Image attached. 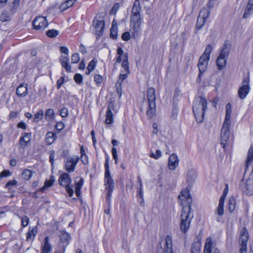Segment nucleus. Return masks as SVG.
I'll use <instances>...</instances> for the list:
<instances>
[{
	"label": "nucleus",
	"instance_id": "f257e3e1",
	"mask_svg": "<svg viewBox=\"0 0 253 253\" xmlns=\"http://www.w3.org/2000/svg\"><path fill=\"white\" fill-rule=\"evenodd\" d=\"M178 198L183 206L180 215V228L182 232L186 233L188 231L191 220L194 217L193 213H191V208L192 200L189 193L186 191H181Z\"/></svg>",
	"mask_w": 253,
	"mask_h": 253
},
{
	"label": "nucleus",
	"instance_id": "f03ea898",
	"mask_svg": "<svg viewBox=\"0 0 253 253\" xmlns=\"http://www.w3.org/2000/svg\"><path fill=\"white\" fill-rule=\"evenodd\" d=\"M207 109V101L206 98L200 96L194 101L193 111L196 121L202 123L204 120V115Z\"/></svg>",
	"mask_w": 253,
	"mask_h": 253
},
{
	"label": "nucleus",
	"instance_id": "7ed1b4c3",
	"mask_svg": "<svg viewBox=\"0 0 253 253\" xmlns=\"http://www.w3.org/2000/svg\"><path fill=\"white\" fill-rule=\"evenodd\" d=\"M156 94L155 89L153 87H149L147 91L146 100L148 103L147 116L148 118H152L156 114Z\"/></svg>",
	"mask_w": 253,
	"mask_h": 253
},
{
	"label": "nucleus",
	"instance_id": "20e7f679",
	"mask_svg": "<svg viewBox=\"0 0 253 253\" xmlns=\"http://www.w3.org/2000/svg\"><path fill=\"white\" fill-rule=\"evenodd\" d=\"M230 51V48L227 45H225L216 60V65L218 70H221L225 67Z\"/></svg>",
	"mask_w": 253,
	"mask_h": 253
},
{
	"label": "nucleus",
	"instance_id": "39448f33",
	"mask_svg": "<svg viewBox=\"0 0 253 253\" xmlns=\"http://www.w3.org/2000/svg\"><path fill=\"white\" fill-rule=\"evenodd\" d=\"M71 181L70 176L67 173H63L58 179L59 184L65 188L66 192L70 197L73 196L74 192L73 189L70 186Z\"/></svg>",
	"mask_w": 253,
	"mask_h": 253
},
{
	"label": "nucleus",
	"instance_id": "423d86ee",
	"mask_svg": "<svg viewBox=\"0 0 253 253\" xmlns=\"http://www.w3.org/2000/svg\"><path fill=\"white\" fill-rule=\"evenodd\" d=\"M250 78L249 76L244 77L243 79L242 82L239 88L238 94L241 99H245L250 90L249 86Z\"/></svg>",
	"mask_w": 253,
	"mask_h": 253
},
{
	"label": "nucleus",
	"instance_id": "0eeeda50",
	"mask_svg": "<svg viewBox=\"0 0 253 253\" xmlns=\"http://www.w3.org/2000/svg\"><path fill=\"white\" fill-rule=\"evenodd\" d=\"M104 182L106 189L107 191L106 194L107 200L109 202L114 186V180L111 175L110 172H105Z\"/></svg>",
	"mask_w": 253,
	"mask_h": 253
},
{
	"label": "nucleus",
	"instance_id": "6e6552de",
	"mask_svg": "<svg viewBox=\"0 0 253 253\" xmlns=\"http://www.w3.org/2000/svg\"><path fill=\"white\" fill-rule=\"evenodd\" d=\"M230 124L224 122L220 132V144L222 148H225L230 135Z\"/></svg>",
	"mask_w": 253,
	"mask_h": 253
},
{
	"label": "nucleus",
	"instance_id": "1a4fd4ad",
	"mask_svg": "<svg viewBox=\"0 0 253 253\" xmlns=\"http://www.w3.org/2000/svg\"><path fill=\"white\" fill-rule=\"evenodd\" d=\"M140 6L139 3L135 1L132 9V14L130 17V22L142 23V18L140 14Z\"/></svg>",
	"mask_w": 253,
	"mask_h": 253
},
{
	"label": "nucleus",
	"instance_id": "9d476101",
	"mask_svg": "<svg viewBox=\"0 0 253 253\" xmlns=\"http://www.w3.org/2000/svg\"><path fill=\"white\" fill-rule=\"evenodd\" d=\"M33 25L36 30H42L47 26L48 23L45 17L39 16L34 19Z\"/></svg>",
	"mask_w": 253,
	"mask_h": 253
},
{
	"label": "nucleus",
	"instance_id": "9b49d317",
	"mask_svg": "<svg viewBox=\"0 0 253 253\" xmlns=\"http://www.w3.org/2000/svg\"><path fill=\"white\" fill-rule=\"evenodd\" d=\"M226 196V195L222 194L219 199L218 205L215 212V215L216 216V219L218 222L222 221V217L224 214V204Z\"/></svg>",
	"mask_w": 253,
	"mask_h": 253
},
{
	"label": "nucleus",
	"instance_id": "f8f14e48",
	"mask_svg": "<svg viewBox=\"0 0 253 253\" xmlns=\"http://www.w3.org/2000/svg\"><path fill=\"white\" fill-rule=\"evenodd\" d=\"M79 160V158L77 156L68 157L65 165V169L69 173L73 172Z\"/></svg>",
	"mask_w": 253,
	"mask_h": 253
},
{
	"label": "nucleus",
	"instance_id": "ddd939ff",
	"mask_svg": "<svg viewBox=\"0 0 253 253\" xmlns=\"http://www.w3.org/2000/svg\"><path fill=\"white\" fill-rule=\"evenodd\" d=\"M240 189L243 193L247 195H252L253 194V181L247 180L246 182L243 181L240 186Z\"/></svg>",
	"mask_w": 253,
	"mask_h": 253
},
{
	"label": "nucleus",
	"instance_id": "4468645a",
	"mask_svg": "<svg viewBox=\"0 0 253 253\" xmlns=\"http://www.w3.org/2000/svg\"><path fill=\"white\" fill-rule=\"evenodd\" d=\"M157 253H173L171 237L167 235L165 239L164 249L161 248L157 250Z\"/></svg>",
	"mask_w": 253,
	"mask_h": 253
},
{
	"label": "nucleus",
	"instance_id": "2eb2a0df",
	"mask_svg": "<svg viewBox=\"0 0 253 253\" xmlns=\"http://www.w3.org/2000/svg\"><path fill=\"white\" fill-rule=\"evenodd\" d=\"M113 112H115V107L113 103H110L108 105L106 114L105 123L109 125L113 122Z\"/></svg>",
	"mask_w": 253,
	"mask_h": 253
},
{
	"label": "nucleus",
	"instance_id": "dca6fc26",
	"mask_svg": "<svg viewBox=\"0 0 253 253\" xmlns=\"http://www.w3.org/2000/svg\"><path fill=\"white\" fill-rule=\"evenodd\" d=\"M179 160L175 154L170 155L168 160L169 168L170 170H174L178 167Z\"/></svg>",
	"mask_w": 253,
	"mask_h": 253
},
{
	"label": "nucleus",
	"instance_id": "f3484780",
	"mask_svg": "<svg viewBox=\"0 0 253 253\" xmlns=\"http://www.w3.org/2000/svg\"><path fill=\"white\" fill-rule=\"evenodd\" d=\"M209 59L208 58H206L202 56H201L199 59V63L198 64V66L199 70V78H200L201 75L205 72L206 71L208 64L209 62Z\"/></svg>",
	"mask_w": 253,
	"mask_h": 253
},
{
	"label": "nucleus",
	"instance_id": "a211bd4d",
	"mask_svg": "<svg viewBox=\"0 0 253 253\" xmlns=\"http://www.w3.org/2000/svg\"><path fill=\"white\" fill-rule=\"evenodd\" d=\"M197 172L194 169H189L186 173V181L188 185H191L195 182L197 178Z\"/></svg>",
	"mask_w": 253,
	"mask_h": 253
},
{
	"label": "nucleus",
	"instance_id": "6ab92c4d",
	"mask_svg": "<svg viewBox=\"0 0 253 253\" xmlns=\"http://www.w3.org/2000/svg\"><path fill=\"white\" fill-rule=\"evenodd\" d=\"M31 134L24 132L22 134L20 138L19 144L22 148L25 147L31 140Z\"/></svg>",
	"mask_w": 253,
	"mask_h": 253
},
{
	"label": "nucleus",
	"instance_id": "aec40b11",
	"mask_svg": "<svg viewBox=\"0 0 253 253\" xmlns=\"http://www.w3.org/2000/svg\"><path fill=\"white\" fill-rule=\"evenodd\" d=\"M93 25L95 29V34L98 37L102 35L104 28V22L103 20L95 21L94 20Z\"/></svg>",
	"mask_w": 253,
	"mask_h": 253
},
{
	"label": "nucleus",
	"instance_id": "412c9836",
	"mask_svg": "<svg viewBox=\"0 0 253 253\" xmlns=\"http://www.w3.org/2000/svg\"><path fill=\"white\" fill-rule=\"evenodd\" d=\"M59 61L62 67L65 69L67 72H72V67L69 65V59L66 55H61L60 57Z\"/></svg>",
	"mask_w": 253,
	"mask_h": 253
},
{
	"label": "nucleus",
	"instance_id": "4be33fe9",
	"mask_svg": "<svg viewBox=\"0 0 253 253\" xmlns=\"http://www.w3.org/2000/svg\"><path fill=\"white\" fill-rule=\"evenodd\" d=\"M141 23L130 22V32L132 37L135 38L137 37L140 29Z\"/></svg>",
	"mask_w": 253,
	"mask_h": 253
},
{
	"label": "nucleus",
	"instance_id": "5701e85b",
	"mask_svg": "<svg viewBox=\"0 0 253 253\" xmlns=\"http://www.w3.org/2000/svg\"><path fill=\"white\" fill-rule=\"evenodd\" d=\"M253 13V0H249L243 14L244 18H249Z\"/></svg>",
	"mask_w": 253,
	"mask_h": 253
},
{
	"label": "nucleus",
	"instance_id": "b1692460",
	"mask_svg": "<svg viewBox=\"0 0 253 253\" xmlns=\"http://www.w3.org/2000/svg\"><path fill=\"white\" fill-rule=\"evenodd\" d=\"M249 239V234L246 228H243L241 231V237L239 240L240 245L247 246V242Z\"/></svg>",
	"mask_w": 253,
	"mask_h": 253
},
{
	"label": "nucleus",
	"instance_id": "393cba45",
	"mask_svg": "<svg viewBox=\"0 0 253 253\" xmlns=\"http://www.w3.org/2000/svg\"><path fill=\"white\" fill-rule=\"evenodd\" d=\"M37 232L38 230L36 226L33 228L30 227L28 232L26 233V240L27 241H33L37 234Z\"/></svg>",
	"mask_w": 253,
	"mask_h": 253
},
{
	"label": "nucleus",
	"instance_id": "a878e982",
	"mask_svg": "<svg viewBox=\"0 0 253 253\" xmlns=\"http://www.w3.org/2000/svg\"><path fill=\"white\" fill-rule=\"evenodd\" d=\"M27 85L23 84L19 85L16 89V94L20 97H25L27 94Z\"/></svg>",
	"mask_w": 253,
	"mask_h": 253
},
{
	"label": "nucleus",
	"instance_id": "bb28decb",
	"mask_svg": "<svg viewBox=\"0 0 253 253\" xmlns=\"http://www.w3.org/2000/svg\"><path fill=\"white\" fill-rule=\"evenodd\" d=\"M212 247V239L211 237L207 238L204 246V253H211Z\"/></svg>",
	"mask_w": 253,
	"mask_h": 253
},
{
	"label": "nucleus",
	"instance_id": "cd10ccee",
	"mask_svg": "<svg viewBox=\"0 0 253 253\" xmlns=\"http://www.w3.org/2000/svg\"><path fill=\"white\" fill-rule=\"evenodd\" d=\"M49 238L46 236L44 239V246L42 248V253H49L51 250V246L48 242Z\"/></svg>",
	"mask_w": 253,
	"mask_h": 253
},
{
	"label": "nucleus",
	"instance_id": "c85d7f7f",
	"mask_svg": "<svg viewBox=\"0 0 253 253\" xmlns=\"http://www.w3.org/2000/svg\"><path fill=\"white\" fill-rule=\"evenodd\" d=\"M77 0H67L60 5V9L62 11L67 10L71 7Z\"/></svg>",
	"mask_w": 253,
	"mask_h": 253
},
{
	"label": "nucleus",
	"instance_id": "c756f323",
	"mask_svg": "<svg viewBox=\"0 0 253 253\" xmlns=\"http://www.w3.org/2000/svg\"><path fill=\"white\" fill-rule=\"evenodd\" d=\"M56 135L53 132L49 131L46 134V142L48 144H51L56 139Z\"/></svg>",
	"mask_w": 253,
	"mask_h": 253
},
{
	"label": "nucleus",
	"instance_id": "7c9ffc66",
	"mask_svg": "<svg viewBox=\"0 0 253 253\" xmlns=\"http://www.w3.org/2000/svg\"><path fill=\"white\" fill-rule=\"evenodd\" d=\"M84 183V179L83 178H81L79 181L78 182H76L75 183V193L77 197H80L81 195V189Z\"/></svg>",
	"mask_w": 253,
	"mask_h": 253
},
{
	"label": "nucleus",
	"instance_id": "2f4dec72",
	"mask_svg": "<svg viewBox=\"0 0 253 253\" xmlns=\"http://www.w3.org/2000/svg\"><path fill=\"white\" fill-rule=\"evenodd\" d=\"M232 112L231 105L230 103H228L226 105V116L225 120L224 122H226L228 123L231 124L230 118L231 114Z\"/></svg>",
	"mask_w": 253,
	"mask_h": 253
},
{
	"label": "nucleus",
	"instance_id": "473e14b6",
	"mask_svg": "<svg viewBox=\"0 0 253 253\" xmlns=\"http://www.w3.org/2000/svg\"><path fill=\"white\" fill-rule=\"evenodd\" d=\"M236 200L234 197H231L228 203V209L230 213H232L235 208Z\"/></svg>",
	"mask_w": 253,
	"mask_h": 253
},
{
	"label": "nucleus",
	"instance_id": "72a5a7b5",
	"mask_svg": "<svg viewBox=\"0 0 253 253\" xmlns=\"http://www.w3.org/2000/svg\"><path fill=\"white\" fill-rule=\"evenodd\" d=\"M253 161V147H251L248 152L247 160L245 166L248 167L249 164Z\"/></svg>",
	"mask_w": 253,
	"mask_h": 253
},
{
	"label": "nucleus",
	"instance_id": "f704fd0d",
	"mask_svg": "<svg viewBox=\"0 0 253 253\" xmlns=\"http://www.w3.org/2000/svg\"><path fill=\"white\" fill-rule=\"evenodd\" d=\"M54 112L53 109H48L46 110L45 115V119L50 122L54 118Z\"/></svg>",
	"mask_w": 253,
	"mask_h": 253
},
{
	"label": "nucleus",
	"instance_id": "c9c22d12",
	"mask_svg": "<svg viewBox=\"0 0 253 253\" xmlns=\"http://www.w3.org/2000/svg\"><path fill=\"white\" fill-rule=\"evenodd\" d=\"M201 246L200 242H194L191 247V253H200Z\"/></svg>",
	"mask_w": 253,
	"mask_h": 253
},
{
	"label": "nucleus",
	"instance_id": "e433bc0d",
	"mask_svg": "<svg viewBox=\"0 0 253 253\" xmlns=\"http://www.w3.org/2000/svg\"><path fill=\"white\" fill-rule=\"evenodd\" d=\"M114 21L113 22L112 26L110 30V37L113 39H116L118 36V28L117 26L114 24Z\"/></svg>",
	"mask_w": 253,
	"mask_h": 253
},
{
	"label": "nucleus",
	"instance_id": "4c0bfd02",
	"mask_svg": "<svg viewBox=\"0 0 253 253\" xmlns=\"http://www.w3.org/2000/svg\"><path fill=\"white\" fill-rule=\"evenodd\" d=\"M0 20L1 22H7L10 20V16L8 11H3L0 15Z\"/></svg>",
	"mask_w": 253,
	"mask_h": 253
},
{
	"label": "nucleus",
	"instance_id": "58836bf2",
	"mask_svg": "<svg viewBox=\"0 0 253 253\" xmlns=\"http://www.w3.org/2000/svg\"><path fill=\"white\" fill-rule=\"evenodd\" d=\"M212 51V46L211 44H208L204 51V52L201 56L210 59V54Z\"/></svg>",
	"mask_w": 253,
	"mask_h": 253
},
{
	"label": "nucleus",
	"instance_id": "ea45409f",
	"mask_svg": "<svg viewBox=\"0 0 253 253\" xmlns=\"http://www.w3.org/2000/svg\"><path fill=\"white\" fill-rule=\"evenodd\" d=\"M70 234L64 231H61L60 240L62 242H66L70 240Z\"/></svg>",
	"mask_w": 253,
	"mask_h": 253
},
{
	"label": "nucleus",
	"instance_id": "a19ab883",
	"mask_svg": "<svg viewBox=\"0 0 253 253\" xmlns=\"http://www.w3.org/2000/svg\"><path fill=\"white\" fill-rule=\"evenodd\" d=\"M43 111L42 110H40L35 115L34 121V122L38 123L40 121H41L43 116Z\"/></svg>",
	"mask_w": 253,
	"mask_h": 253
},
{
	"label": "nucleus",
	"instance_id": "79ce46f5",
	"mask_svg": "<svg viewBox=\"0 0 253 253\" xmlns=\"http://www.w3.org/2000/svg\"><path fill=\"white\" fill-rule=\"evenodd\" d=\"M201 16H198L197 18L196 28L198 30H200L203 27L206 21V20L204 19Z\"/></svg>",
	"mask_w": 253,
	"mask_h": 253
},
{
	"label": "nucleus",
	"instance_id": "37998d69",
	"mask_svg": "<svg viewBox=\"0 0 253 253\" xmlns=\"http://www.w3.org/2000/svg\"><path fill=\"white\" fill-rule=\"evenodd\" d=\"M22 175L23 178L25 180H29L32 175V171L30 170L25 169L22 173Z\"/></svg>",
	"mask_w": 253,
	"mask_h": 253
},
{
	"label": "nucleus",
	"instance_id": "c03bdc74",
	"mask_svg": "<svg viewBox=\"0 0 253 253\" xmlns=\"http://www.w3.org/2000/svg\"><path fill=\"white\" fill-rule=\"evenodd\" d=\"M162 155V152L160 150H157L156 151V153H154L153 152H151L150 153L149 156L151 158H154L156 160L160 158Z\"/></svg>",
	"mask_w": 253,
	"mask_h": 253
},
{
	"label": "nucleus",
	"instance_id": "a18cd8bd",
	"mask_svg": "<svg viewBox=\"0 0 253 253\" xmlns=\"http://www.w3.org/2000/svg\"><path fill=\"white\" fill-rule=\"evenodd\" d=\"M96 62L94 60H92L88 64L87 69L88 70V73H86V74L88 75L90 73L93 71L95 67Z\"/></svg>",
	"mask_w": 253,
	"mask_h": 253
},
{
	"label": "nucleus",
	"instance_id": "49530a36",
	"mask_svg": "<svg viewBox=\"0 0 253 253\" xmlns=\"http://www.w3.org/2000/svg\"><path fill=\"white\" fill-rule=\"evenodd\" d=\"M46 35L50 38H54L58 34V31L54 29L48 30L46 33Z\"/></svg>",
	"mask_w": 253,
	"mask_h": 253
},
{
	"label": "nucleus",
	"instance_id": "de8ad7c7",
	"mask_svg": "<svg viewBox=\"0 0 253 253\" xmlns=\"http://www.w3.org/2000/svg\"><path fill=\"white\" fill-rule=\"evenodd\" d=\"M209 12L207 9H203L200 11L199 16H201L204 19L207 20L209 17Z\"/></svg>",
	"mask_w": 253,
	"mask_h": 253
},
{
	"label": "nucleus",
	"instance_id": "09e8293b",
	"mask_svg": "<svg viewBox=\"0 0 253 253\" xmlns=\"http://www.w3.org/2000/svg\"><path fill=\"white\" fill-rule=\"evenodd\" d=\"M29 223V218L26 216H23L21 217V224L22 226L24 227H26Z\"/></svg>",
	"mask_w": 253,
	"mask_h": 253
},
{
	"label": "nucleus",
	"instance_id": "8fccbe9b",
	"mask_svg": "<svg viewBox=\"0 0 253 253\" xmlns=\"http://www.w3.org/2000/svg\"><path fill=\"white\" fill-rule=\"evenodd\" d=\"M80 59V57L78 53H73L71 57L72 63H77L79 61Z\"/></svg>",
	"mask_w": 253,
	"mask_h": 253
},
{
	"label": "nucleus",
	"instance_id": "3c124183",
	"mask_svg": "<svg viewBox=\"0 0 253 253\" xmlns=\"http://www.w3.org/2000/svg\"><path fill=\"white\" fill-rule=\"evenodd\" d=\"M128 74V73H127L125 74H121L119 76V79L116 84V85L119 84V85L121 86V83L127 77Z\"/></svg>",
	"mask_w": 253,
	"mask_h": 253
},
{
	"label": "nucleus",
	"instance_id": "603ef678",
	"mask_svg": "<svg viewBox=\"0 0 253 253\" xmlns=\"http://www.w3.org/2000/svg\"><path fill=\"white\" fill-rule=\"evenodd\" d=\"M65 126L64 123L62 122H57L55 126V128L57 131L60 132L61 130H62Z\"/></svg>",
	"mask_w": 253,
	"mask_h": 253
},
{
	"label": "nucleus",
	"instance_id": "864d4df0",
	"mask_svg": "<svg viewBox=\"0 0 253 253\" xmlns=\"http://www.w3.org/2000/svg\"><path fill=\"white\" fill-rule=\"evenodd\" d=\"M94 80L97 84L100 85L103 80L102 77L99 75H95L94 77Z\"/></svg>",
	"mask_w": 253,
	"mask_h": 253
},
{
	"label": "nucleus",
	"instance_id": "5fc2aeb1",
	"mask_svg": "<svg viewBox=\"0 0 253 253\" xmlns=\"http://www.w3.org/2000/svg\"><path fill=\"white\" fill-rule=\"evenodd\" d=\"M112 155H113V158L115 160V164H117L118 163L117 150L115 147L112 148Z\"/></svg>",
	"mask_w": 253,
	"mask_h": 253
},
{
	"label": "nucleus",
	"instance_id": "6e6d98bb",
	"mask_svg": "<svg viewBox=\"0 0 253 253\" xmlns=\"http://www.w3.org/2000/svg\"><path fill=\"white\" fill-rule=\"evenodd\" d=\"M122 66L125 72L129 73L128 61H123Z\"/></svg>",
	"mask_w": 253,
	"mask_h": 253
},
{
	"label": "nucleus",
	"instance_id": "4d7b16f0",
	"mask_svg": "<svg viewBox=\"0 0 253 253\" xmlns=\"http://www.w3.org/2000/svg\"><path fill=\"white\" fill-rule=\"evenodd\" d=\"M74 80L77 84H80L82 82L83 77L81 74H76L74 76Z\"/></svg>",
	"mask_w": 253,
	"mask_h": 253
},
{
	"label": "nucleus",
	"instance_id": "13d9d810",
	"mask_svg": "<svg viewBox=\"0 0 253 253\" xmlns=\"http://www.w3.org/2000/svg\"><path fill=\"white\" fill-rule=\"evenodd\" d=\"M60 115L62 117L65 118L67 117L68 115V109L66 108H64L61 109L60 110Z\"/></svg>",
	"mask_w": 253,
	"mask_h": 253
},
{
	"label": "nucleus",
	"instance_id": "bf43d9fd",
	"mask_svg": "<svg viewBox=\"0 0 253 253\" xmlns=\"http://www.w3.org/2000/svg\"><path fill=\"white\" fill-rule=\"evenodd\" d=\"M122 38L124 41H128L130 39V33L128 32L124 33L122 35Z\"/></svg>",
	"mask_w": 253,
	"mask_h": 253
},
{
	"label": "nucleus",
	"instance_id": "052dcab7",
	"mask_svg": "<svg viewBox=\"0 0 253 253\" xmlns=\"http://www.w3.org/2000/svg\"><path fill=\"white\" fill-rule=\"evenodd\" d=\"M11 175V172L7 170H4L0 173V178L7 177Z\"/></svg>",
	"mask_w": 253,
	"mask_h": 253
},
{
	"label": "nucleus",
	"instance_id": "680f3d73",
	"mask_svg": "<svg viewBox=\"0 0 253 253\" xmlns=\"http://www.w3.org/2000/svg\"><path fill=\"white\" fill-rule=\"evenodd\" d=\"M64 81V78L62 77L60 79L57 80V87L58 89H59L62 85L63 84Z\"/></svg>",
	"mask_w": 253,
	"mask_h": 253
},
{
	"label": "nucleus",
	"instance_id": "e2e57ef3",
	"mask_svg": "<svg viewBox=\"0 0 253 253\" xmlns=\"http://www.w3.org/2000/svg\"><path fill=\"white\" fill-rule=\"evenodd\" d=\"M53 181H54V180H51V179L47 180H46L45 181L44 185L46 188L50 187V186H51L53 185Z\"/></svg>",
	"mask_w": 253,
	"mask_h": 253
},
{
	"label": "nucleus",
	"instance_id": "0e129e2a",
	"mask_svg": "<svg viewBox=\"0 0 253 253\" xmlns=\"http://www.w3.org/2000/svg\"><path fill=\"white\" fill-rule=\"evenodd\" d=\"M81 159L82 163L85 165L88 163V158L86 155H84L83 156H81Z\"/></svg>",
	"mask_w": 253,
	"mask_h": 253
},
{
	"label": "nucleus",
	"instance_id": "69168bd1",
	"mask_svg": "<svg viewBox=\"0 0 253 253\" xmlns=\"http://www.w3.org/2000/svg\"><path fill=\"white\" fill-rule=\"evenodd\" d=\"M60 52L65 54L66 55H68L69 54V50L68 49L65 47V46H61L60 47Z\"/></svg>",
	"mask_w": 253,
	"mask_h": 253
},
{
	"label": "nucleus",
	"instance_id": "338daca9",
	"mask_svg": "<svg viewBox=\"0 0 253 253\" xmlns=\"http://www.w3.org/2000/svg\"><path fill=\"white\" fill-rule=\"evenodd\" d=\"M17 184V181L16 180H12L8 182L6 185L5 187H8L10 186H14Z\"/></svg>",
	"mask_w": 253,
	"mask_h": 253
},
{
	"label": "nucleus",
	"instance_id": "774afa93",
	"mask_svg": "<svg viewBox=\"0 0 253 253\" xmlns=\"http://www.w3.org/2000/svg\"><path fill=\"white\" fill-rule=\"evenodd\" d=\"M118 8H119V4L118 3L115 4L110 12V13L111 14H115L116 11L118 10Z\"/></svg>",
	"mask_w": 253,
	"mask_h": 253
}]
</instances>
